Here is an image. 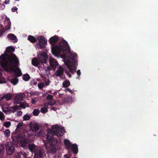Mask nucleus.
<instances>
[{"label":"nucleus","mask_w":158,"mask_h":158,"mask_svg":"<svg viewBox=\"0 0 158 158\" xmlns=\"http://www.w3.org/2000/svg\"><path fill=\"white\" fill-rule=\"evenodd\" d=\"M69 48L67 42L62 40L57 45L53 47L52 50V53L55 56L59 57L60 55L63 59V61L69 69V72H73V70L75 71L76 67L78 65L77 60V54L73 52H69Z\"/></svg>","instance_id":"nucleus-1"},{"label":"nucleus","mask_w":158,"mask_h":158,"mask_svg":"<svg viewBox=\"0 0 158 158\" xmlns=\"http://www.w3.org/2000/svg\"><path fill=\"white\" fill-rule=\"evenodd\" d=\"M8 56H4V55L0 56V65L6 71H13L15 75L18 77L22 75L21 70L17 67L19 65V60L14 54H11L9 59V62H7Z\"/></svg>","instance_id":"nucleus-2"},{"label":"nucleus","mask_w":158,"mask_h":158,"mask_svg":"<svg viewBox=\"0 0 158 158\" xmlns=\"http://www.w3.org/2000/svg\"><path fill=\"white\" fill-rule=\"evenodd\" d=\"M13 139L15 141H17L18 143H19L22 147L25 148L28 146L30 151L35 153L34 158H41L45 156L44 150L41 149L38 150V148L34 144H29V141H28L27 137L24 134L17 135L13 136Z\"/></svg>","instance_id":"nucleus-3"},{"label":"nucleus","mask_w":158,"mask_h":158,"mask_svg":"<svg viewBox=\"0 0 158 158\" xmlns=\"http://www.w3.org/2000/svg\"><path fill=\"white\" fill-rule=\"evenodd\" d=\"M38 57L39 60L37 58H34L32 60V64L33 65L37 66L40 63H46L48 59V56L47 53L44 52L39 53Z\"/></svg>","instance_id":"nucleus-4"},{"label":"nucleus","mask_w":158,"mask_h":158,"mask_svg":"<svg viewBox=\"0 0 158 158\" xmlns=\"http://www.w3.org/2000/svg\"><path fill=\"white\" fill-rule=\"evenodd\" d=\"M66 148L69 151H72L75 154L78 153V146L76 144H71L69 140L66 139L64 140Z\"/></svg>","instance_id":"nucleus-5"},{"label":"nucleus","mask_w":158,"mask_h":158,"mask_svg":"<svg viewBox=\"0 0 158 158\" xmlns=\"http://www.w3.org/2000/svg\"><path fill=\"white\" fill-rule=\"evenodd\" d=\"M52 127L53 134L58 136H62L64 132V127H59L56 125H52Z\"/></svg>","instance_id":"nucleus-6"},{"label":"nucleus","mask_w":158,"mask_h":158,"mask_svg":"<svg viewBox=\"0 0 158 158\" xmlns=\"http://www.w3.org/2000/svg\"><path fill=\"white\" fill-rule=\"evenodd\" d=\"M48 133L46 135L47 140L46 141L47 143H49L51 145H54L57 143V140L56 139L52 137V131H47Z\"/></svg>","instance_id":"nucleus-7"},{"label":"nucleus","mask_w":158,"mask_h":158,"mask_svg":"<svg viewBox=\"0 0 158 158\" xmlns=\"http://www.w3.org/2000/svg\"><path fill=\"white\" fill-rule=\"evenodd\" d=\"M39 41L38 43L35 44V47L39 49L45 47L47 43V40L43 36H41L38 38Z\"/></svg>","instance_id":"nucleus-8"},{"label":"nucleus","mask_w":158,"mask_h":158,"mask_svg":"<svg viewBox=\"0 0 158 158\" xmlns=\"http://www.w3.org/2000/svg\"><path fill=\"white\" fill-rule=\"evenodd\" d=\"M6 150L7 153L9 155H11L15 150V146L11 142H7L6 144Z\"/></svg>","instance_id":"nucleus-9"},{"label":"nucleus","mask_w":158,"mask_h":158,"mask_svg":"<svg viewBox=\"0 0 158 158\" xmlns=\"http://www.w3.org/2000/svg\"><path fill=\"white\" fill-rule=\"evenodd\" d=\"M2 111L6 114H10L11 113L10 107L7 103H4L2 106Z\"/></svg>","instance_id":"nucleus-10"},{"label":"nucleus","mask_w":158,"mask_h":158,"mask_svg":"<svg viewBox=\"0 0 158 158\" xmlns=\"http://www.w3.org/2000/svg\"><path fill=\"white\" fill-rule=\"evenodd\" d=\"M15 50V49L14 48L11 46H10L8 47L7 48H6V52H5V53L4 54H3V55H4V56H6L7 55L8 56V57L7 58V62H9V58L10 57V55L12 54H11L10 55H9V54L7 52H14ZM2 55H1V56Z\"/></svg>","instance_id":"nucleus-11"},{"label":"nucleus","mask_w":158,"mask_h":158,"mask_svg":"<svg viewBox=\"0 0 158 158\" xmlns=\"http://www.w3.org/2000/svg\"><path fill=\"white\" fill-rule=\"evenodd\" d=\"M24 95L23 94H19L15 97L14 100V102L16 104L19 103L20 101L23 100Z\"/></svg>","instance_id":"nucleus-12"},{"label":"nucleus","mask_w":158,"mask_h":158,"mask_svg":"<svg viewBox=\"0 0 158 158\" xmlns=\"http://www.w3.org/2000/svg\"><path fill=\"white\" fill-rule=\"evenodd\" d=\"M5 17V20L4 21V24L6 30L10 29L11 26V22L9 19L6 16H4Z\"/></svg>","instance_id":"nucleus-13"},{"label":"nucleus","mask_w":158,"mask_h":158,"mask_svg":"<svg viewBox=\"0 0 158 158\" xmlns=\"http://www.w3.org/2000/svg\"><path fill=\"white\" fill-rule=\"evenodd\" d=\"M30 128L33 131H36L39 129V126L38 124L35 122H32L30 124Z\"/></svg>","instance_id":"nucleus-14"},{"label":"nucleus","mask_w":158,"mask_h":158,"mask_svg":"<svg viewBox=\"0 0 158 158\" xmlns=\"http://www.w3.org/2000/svg\"><path fill=\"white\" fill-rule=\"evenodd\" d=\"M49 62L51 66L53 68L56 67L58 65V63L53 58L50 57Z\"/></svg>","instance_id":"nucleus-15"},{"label":"nucleus","mask_w":158,"mask_h":158,"mask_svg":"<svg viewBox=\"0 0 158 158\" xmlns=\"http://www.w3.org/2000/svg\"><path fill=\"white\" fill-rule=\"evenodd\" d=\"M64 72V69L61 66H60L57 69L55 74L57 76H60L62 75Z\"/></svg>","instance_id":"nucleus-16"},{"label":"nucleus","mask_w":158,"mask_h":158,"mask_svg":"<svg viewBox=\"0 0 158 158\" xmlns=\"http://www.w3.org/2000/svg\"><path fill=\"white\" fill-rule=\"evenodd\" d=\"M8 39L14 42L17 41V39L16 36L13 34H10L7 35Z\"/></svg>","instance_id":"nucleus-17"},{"label":"nucleus","mask_w":158,"mask_h":158,"mask_svg":"<svg viewBox=\"0 0 158 158\" xmlns=\"http://www.w3.org/2000/svg\"><path fill=\"white\" fill-rule=\"evenodd\" d=\"M58 40V37L56 35H55L51 37L49 40V42L50 43L52 44L56 42Z\"/></svg>","instance_id":"nucleus-18"},{"label":"nucleus","mask_w":158,"mask_h":158,"mask_svg":"<svg viewBox=\"0 0 158 158\" xmlns=\"http://www.w3.org/2000/svg\"><path fill=\"white\" fill-rule=\"evenodd\" d=\"M3 98H5L7 100H10L12 98V95L10 93H7L4 94L3 96Z\"/></svg>","instance_id":"nucleus-19"},{"label":"nucleus","mask_w":158,"mask_h":158,"mask_svg":"<svg viewBox=\"0 0 158 158\" xmlns=\"http://www.w3.org/2000/svg\"><path fill=\"white\" fill-rule=\"evenodd\" d=\"M19 106L15 105L13 107H10L11 113H15L19 109Z\"/></svg>","instance_id":"nucleus-20"},{"label":"nucleus","mask_w":158,"mask_h":158,"mask_svg":"<svg viewBox=\"0 0 158 158\" xmlns=\"http://www.w3.org/2000/svg\"><path fill=\"white\" fill-rule=\"evenodd\" d=\"M28 39L32 43H35L36 41V38L31 35H29L28 36Z\"/></svg>","instance_id":"nucleus-21"},{"label":"nucleus","mask_w":158,"mask_h":158,"mask_svg":"<svg viewBox=\"0 0 158 158\" xmlns=\"http://www.w3.org/2000/svg\"><path fill=\"white\" fill-rule=\"evenodd\" d=\"M30 78V77L28 74H24L23 76V79L25 81H28Z\"/></svg>","instance_id":"nucleus-22"},{"label":"nucleus","mask_w":158,"mask_h":158,"mask_svg":"<svg viewBox=\"0 0 158 158\" xmlns=\"http://www.w3.org/2000/svg\"><path fill=\"white\" fill-rule=\"evenodd\" d=\"M11 123L9 121H6L3 123V126L6 128L9 127L11 125Z\"/></svg>","instance_id":"nucleus-23"},{"label":"nucleus","mask_w":158,"mask_h":158,"mask_svg":"<svg viewBox=\"0 0 158 158\" xmlns=\"http://www.w3.org/2000/svg\"><path fill=\"white\" fill-rule=\"evenodd\" d=\"M70 82L68 81H65L63 83V86L64 87H68L70 85Z\"/></svg>","instance_id":"nucleus-24"},{"label":"nucleus","mask_w":158,"mask_h":158,"mask_svg":"<svg viewBox=\"0 0 158 158\" xmlns=\"http://www.w3.org/2000/svg\"><path fill=\"white\" fill-rule=\"evenodd\" d=\"M55 102L54 100L52 99L48 103H45L44 104L45 106H46L47 105H53L55 104Z\"/></svg>","instance_id":"nucleus-25"},{"label":"nucleus","mask_w":158,"mask_h":158,"mask_svg":"<svg viewBox=\"0 0 158 158\" xmlns=\"http://www.w3.org/2000/svg\"><path fill=\"white\" fill-rule=\"evenodd\" d=\"M40 112V110H39L35 109L33 110L32 112V114L34 115L37 116L39 115Z\"/></svg>","instance_id":"nucleus-26"},{"label":"nucleus","mask_w":158,"mask_h":158,"mask_svg":"<svg viewBox=\"0 0 158 158\" xmlns=\"http://www.w3.org/2000/svg\"><path fill=\"white\" fill-rule=\"evenodd\" d=\"M48 110V107H46V106L40 109V111L42 113H45L47 112Z\"/></svg>","instance_id":"nucleus-27"},{"label":"nucleus","mask_w":158,"mask_h":158,"mask_svg":"<svg viewBox=\"0 0 158 158\" xmlns=\"http://www.w3.org/2000/svg\"><path fill=\"white\" fill-rule=\"evenodd\" d=\"M18 81V80L17 78H15L14 79L11 80L10 82L12 83L14 85H16Z\"/></svg>","instance_id":"nucleus-28"},{"label":"nucleus","mask_w":158,"mask_h":158,"mask_svg":"<svg viewBox=\"0 0 158 158\" xmlns=\"http://www.w3.org/2000/svg\"><path fill=\"white\" fill-rule=\"evenodd\" d=\"M43 81L44 82V85H45V86H47L49 85L50 81L48 78L44 79Z\"/></svg>","instance_id":"nucleus-29"},{"label":"nucleus","mask_w":158,"mask_h":158,"mask_svg":"<svg viewBox=\"0 0 158 158\" xmlns=\"http://www.w3.org/2000/svg\"><path fill=\"white\" fill-rule=\"evenodd\" d=\"M5 117L4 114L2 112L0 111V120L2 121L4 120Z\"/></svg>","instance_id":"nucleus-30"},{"label":"nucleus","mask_w":158,"mask_h":158,"mask_svg":"<svg viewBox=\"0 0 158 158\" xmlns=\"http://www.w3.org/2000/svg\"><path fill=\"white\" fill-rule=\"evenodd\" d=\"M6 82L5 79L2 76L1 73H0V84L4 83Z\"/></svg>","instance_id":"nucleus-31"},{"label":"nucleus","mask_w":158,"mask_h":158,"mask_svg":"<svg viewBox=\"0 0 158 158\" xmlns=\"http://www.w3.org/2000/svg\"><path fill=\"white\" fill-rule=\"evenodd\" d=\"M21 107L23 109H25L26 107L29 106L28 104L26 102L20 104Z\"/></svg>","instance_id":"nucleus-32"},{"label":"nucleus","mask_w":158,"mask_h":158,"mask_svg":"<svg viewBox=\"0 0 158 158\" xmlns=\"http://www.w3.org/2000/svg\"><path fill=\"white\" fill-rule=\"evenodd\" d=\"M10 131L9 129L6 130L4 132L6 136L9 137L10 135Z\"/></svg>","instance_id":"nucleus-33"},{"label":"nucleus","mask_w":158,"mask_h":158,"mask_svg":"<svg viewBox=\"0 0 158 158\" xmlns=\"http://www.w3.org/2000/svg\"><path fill=\"white\" fill-rule=\"evenodd\" d=\"M30 118V116L28 114H26L23 117V119L24 120H27Z\"/></svg>","instance_id":"nucleus-34"},{"label":"nucleus","mask_w":158,"mask_h":158,"mask_svg":"<svg viewBox=\"0 0 158 158\" xmlns=\"http://www.w3.org/2000/svg\"><path fill=\"white\" fill-rule=\"evenodd\" d=\"M38 86L39 89H42L43 87H45V85L43 82L39 83L38 85Z\"/></svg>","instance_id":"nucleus-35"},{"label":"nucleus","mask_w":158,"mask_h":158,"mask_svg":"<svg viewBox=\"0 0 158 158\" xmlns=\"http://www.w3.org/2000/svg\"><path fill=\"white\" fill-rule=\"evenodd\" d=\"M72 101V99L71 97H68V98H65L64 99V102H70Z\"/></svg>","instance_id":"nucleus-36"},{"label":"nucleus","mask_w":158,"mask_h":158,"mask_svg":"<svg viewBox=\"0 0 158 158\" xmlns=\"http://www.w3.org/2000/svg\"><path fill=\"white\" fill-rule=\"evenodd\" d=\"M22 111H19L17 112L15 114L16 116L19 117L22 115Z\"/></svg>","instance_id":"nucleus-37"},{"label":"nucleus","mask_w":158,"mask_h":158,"mask_svg":"<svg viewBox=\"0 0 158 158\" xmlns=\"http://www.w3.org/2000/svg\"><path fill=\"white\" fill-rule=\"evenodd\" d=\"M38 101V99L36 98H32V99L31 103L33 104H35Z\"/></svg>","instance_id":"nucleus-38"},{"label":"nucleus","mask_w":158,"mask_h":158,"mask_svg":"<svg viewBox=\"0 0 158 158\" xmlns=\"http://www.w3.org/2000/svg\"><path fill=\"white\" fill-rule=\"evenodd\" d=\"M23 125V122L19 123L17 125V128L18 129L20 128Z\"/></svg>","instance_id":"nucleus-39"},{"label":"nucleus","mask_w":158,"mask_h":158,"mask_svg":"<svg viewBox=\"0 0 158 158\" xmlns=\"http://www.w3.org/2000/svg\"><path fill=\"white\" fill-rule=\"evenodd\" d=\"M65 91L66 92H69L70 93H73V91H72V90H71L70 89H69V88H66V89H65Z\"/></svg>","instance_id":"nucleus-40"},{"label":"nucleus","mask_w":158,"mask_h":158,"mask_svg":"<svg viewBox=\"0 0 158 158\" xmlns=\"http://www.w3.org/2000/svg\"><path fill=\"white\" fill-rule=\"evenodd\" d=\"M52 95H48L47 97V99L48 100H52Z\"/></svg>","instance_id":"nucleus-41"},{"label":"nucleus","mask_w":158,"mask_h":158,"mask_svg":"<svg viewBox=\"0 0 158 158\" xmlns=\"http://www.w3.org/2000/svg\"><path fill=\"white\" fill-rule=\"evenodd\" d=\"M4 32V31L2 28L0 27V36Z\"/></svg>","instance_id":"nucleus-42"},{"label":"nucleus","mask_w":158,"mask_h":158,"mask_svg":"<svg viewBox=\"0 0 158 158\" xmlns=\"http://www.w3.org/2000/svg\"><path fill=\"white\" fill-rule=\"evenodd\" d=\"M18 10V8L16 7H14L12 8L11 11L13 12H15L16 10Z\"/></svg>","instance_id":"nucleus-43"},{"label":"nucleus","mask_w":158,"mask_h":158,"mask_svg":"<svg viewBox=\"0 0 158 158\" xmlns=\"http://www.w3.org/2000/svg\"><path fill=\"white\" fill-rule=\"evenodd\" d=\"M31 84L32 85H35L37 84V83L34 80H33L31 82Z\"/></svg>","instance_id":"nucleus-44"},{"label":"nucleus","mask_w":158,"mask_h":158,"mask_svg":"<svg viewBox=\"0 0 158 158\" xmlns=\"http://www.w3.org/2000/svg\"><path fill=\"white\" fill-rule=\"evenodd\" d=\"M19 155L20 156L22 155L23 157H26V154L25 153L23 154L22 153L20 152L19 153Z\"/></svg>","instance_id":"nucleus-45"},{"label":"nucleus","mask_w":158,"mask_h":158,"mask_svg":"<svg viewBox=\"0 0 158 158\" xmlns=\"http://www.w3.org/2000/svg\"><path fill=\"white\" fill-rule=\"evenodd\" d=\"M9 0H6L5 1V3L6 4H7L9 3Z\"/></svg>","instance_id":"nucleus-46"},{"label":"nucleus","mask_w":158,"mask_h":158,"mask_svg":"<svg viewBox=\"0 0 158 158\" xmlns=\"http://www.w3.org/2000/svg\"><path fill=\"white\" fill-rule=\"evenodd\" d=\"M3 98V96L2 97L1 96H0V101L2 100Z\"/></svg>","instance_id":"nucleus-47"},{"label":"nucleus","mask_w":158,"mask_h":158,"mask_svg":"<svg viewBox=\"0 0 158 158\" xmlns=\"http://www.w3.org/2000/svg\"><path fill=\"white\" fill-rule=\"evenodd\" d=\"M78 72H79V70H78L77 72V74H78V75L79 74Z\"/></svg>","instance_id":"nucleus-48"},{"label":"nucleus","mask_w":158,"mask_h":158,"mask_svg":"<svg viewBox=\"0 0 158 158\" xmlns=\"http://www.w3.org/2000/svg\"><path fill=\"white\" fill-rule=\"evenodd\" d=\"M67 156H66V155H65V157L66 158H70L68 157V158H67Z\"/></svg>","instance_id":"nucleus-49"},{"label":"nucleus","mask_w":158,"mask_h":158,"mask_svg":"<svg viewBox=\"0 0 158 158\" xmlns=\"http://www.w3.org/2000/svg\"><path fill=\"white\" fill-rule=\"evenodd\" d=\"M42 133V132H41L40 131V135Z\"/></svg>","instance_id":"nucleus-50"},{"label":"nucleus","mask_w":158,"mask_h":158,"mask_svg":"<svg viewBox=\"0 0 158 158\" xmlns=\"http://www.w3.org/2000/svg\"><path fill=\"white\" fill-rule=\"evenodd\" d=\"M37 80L38 81H39L40 80V79H37Z\"/></svg>","instance_id":"nucleus-51"},{"label":"nucleus","mask_w":158,"mask_h":158,"mask_svg":"<svg viewBox=\"0 0 158 158\" xmlns=\"http://www.w3.org/2000/svg\"><path fill=\"white\" fill-rule=\"evenodd\" d=\"M39 93L38 92L37 94H36V95H38L39 94Z\"/></svg>","instance_id":"nucleus-52"},{"label":"nucleus","mask_w":158,"mask_h":158,"mask_svg":"<svg viewBox=\"0 0 158 158\" xmlns=\"http://www.w3.org/2000/svg\"><path fill=\"white\" fill-rule=\"evenodd\" d=\"M44 143H45V144H46V142H44Z\"/></svg>","instance_id":"nucleus-53"}]
</instances>
